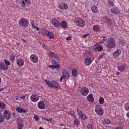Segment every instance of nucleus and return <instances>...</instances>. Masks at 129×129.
<instances>
[{"mask_svg":"<svg viewBox=\"0 0 129 129\" xmlns=\"http://www.w3.org/2000/svg\"><path fill=\"white\" fill-rule=\"evenodd\" d=\"M117 69L120 72H122L124 71L125 70V69H126V68H125V64H123V63L120 64L118 66Z\"/></svg>","mask_w":129,"mask_h":129,"instance_id":"4be33fe9","label":"nucleus"},{"mask_svg":"<svg viewBox=\"0 0 129 129\" xmlns=\"http://www.w3.org/2000/svg\"><path fill=\"white\" fill-rule=\"evenodd\" d=\"M77 111L79 115V116H80V115L83 114V112H82V110H80V109H77Z\"/></svg>","mask_w":129,"mask_h":129,"instance_id":"a18cd8bd","label":"nucleus"},{"mask_svg":"<svg viewBox=\"0 0 129 129\" xmlns=\"http://www.w3.org/2000/svg\"><path fill=\"white\" fill-rule=\"evenodd\" d=\"M120 54H121V50L120 49H117L113 53V57L114 59H116L118 57H119Z\"/></svg>","mask_w":129,"mask_h":129,"instance_id":"f3484780","label":"nucleus"},{"mask_svg":"<svg viewBox=\"0 0 129 129\" xmlns=\"http://www.w3.org/2000/svg\"><path fill=\"white\" fill-rule=\"evenodd\" d=\"M105 54L104 53H102V54L100 55V56L98 57V60H100V59L102 58V57H103V56H104Z\"/></svg>","mask_w":129,"mask_h":129,"instance_id":"5fc2aeb1","label":"nucleus"},{"mask_svg":"<svg viewBox=\"0 0 129 129\" xmlns=\"http://www.w3.org/2000/svg\"><path fill=\"white\" fill-rule=\"evenodd\" d=\"M87 128L88 129H93V128L92 127V125H91V124H88Z\"/></svg>","mask_w":129,"mask_h":129,"instance_id":"3c124183","label":"nucleus"},{"mask_svg":"<svg viewBox=\"0 0 129 129\" xmlns=\"http://www.w3.org/2000/svg\"><path fill=\"white\" fill-rule=\"evenodd\" d=\"M110 12L111 14L113 15H118L120 14V10L119 8H117V7H113L111 9Z\"/></svg>","mask_w":129,"mask_h":129,"instance_id":"4468645a","label":"nucleus"},{"mask_svg":"<svg viewBox=\"0 0 129 129\" xmlns=\"http://www.w3.org/2000/svg\"><path fill=\"white\" fill-rule=\"evenodd\" d=\"M91 10L92 13H94V14H97V13L98 12V9H97V7H96V6H92Z\"/></svg>","mask_w":129,"mask_h":129,"instance_id":"cd10ccee","label":"nucleus"},{"mask_svg":"<svg viewBox=\"0 0 129 129\" xmlns=\"http://www.w3.org/2000/svg\"><path fill=\"white\" fill-rule=\"evenodd\" d=\"M75 23L76 26L78 27H80L83 28V27H85V21L82 19V18H76L75 19Z\"/></svg>","mask_w":129,"mask_h":129,"instance_id":"39448f33","label":"nucleus"},{"mask_svg":"<svg viewBox=\"0 0 129 129\" xmlns=\"http://www.w3.org/2000/svg\"><path fill=\"white\" fill-rule=\"evenodd\" d=\"M59 9L61 10H67L68 9V5L66 3H61L59 5Z\"/></svg>","mask_w":129,"mask_h":129,"instance_id":"b1692460","label":"nucleus"},{"mask_svg":"<svg viewBox=\"0 0 129 129\" xmlns=\"http://www.w3.org/2000/svg\"><path fill=\"white\" fill-rule=\"evenodd\" d=\"M6 108V104L0 101V109L4 110Z\"/></svg>","mask_w":129,"mask_h":129,"instance_id":"72a5a7b5","label":"nucleus"},{"mask_svg":"<svg viewBox=\"0 0 129 129\" xmlns=\"http://www.w3.org/2000/svg\"><path fill=\"white\" fill-rule=\"evenodd\" d=\"M16 111H18V112H19V113H26V112L28 111V110L22 108L19 106L16 107Z\"/></svg>","mask_w":129,"mask_h":129,"instance_id":"412c9836","label":"nucleus"},{"mask_svg":"<svg viewBox=\"0 0 129 129\" xmlns=\"http://www.w3.org/2000/svg\"><path fill=\"white\" fill-rule=\"evenodd\" d=\"M5 117L4 115H2V113H0V122H4L5 121Z\"/></svg>","mask_w":129,"mask_h":129,"instance_id":"4c0bfd02","label":"nucleus"},{"mask_svg":"<svg viewBox=\"0 0 129 129\" xmlns=\"http://www.w3.org/2000/svg\"><path fill=\"white\" fill-rule=\"evenodd\" d=\"M21 4L23 7H25L26 6H29L31 4V0H21Z\"/></svg>","mask_w":129,"mask_h":129,"instance_id":"393cba45","label":"nucleus"},{"mask_svg":"<svg viewBox=\"0 0 129 129\" xmlns=\"http://www.w3.org/2000/svg\"><path fill=\"white\" fill-rule=\"evenodd\" d=\"M106 47L107 49H113L115 47V39L112 37H109L106 41Z\"/></svg>","mask_w":129,"mask_h":129,"instance_id":"f03ea898","label":"nucleus"},{"mask_svg":"<svg viewBox=\"0 0 129 129\" xmlns=\"http://www.w3.org/2000/svg\"><path fill=\"white\" fill-rule=\"evenodd\" d=\"M4 62L6 64L5 65H7V66H9V65H11V62L7 59H4Z\"/></svg>","mask_w":129,"mask_h":129,"instance_id":"de8ad7c7","label":"nucleus"},{"mask_svg":"<svg viewBox=\"0 0 129 129\" xmlns=\"http://www.w3.org/2000/svg\"><path fill=\"white\" fill-rule=\"evenodd\" d=\"M60 21L55 18H52L51 19V24L54 28H60Z\"/></svg>","mask_w":129,"mask_h":129,"instance_id":"0eeeda50","label":"nucleus"},{"mask_svg":"<svg viewBox=\"0 0 129 129\" xmlns=\"http://www.w3.org/2000/svg\"><path fill=\"white\" fill-rule=\"evenodd\" d=\"M6 108V104L0 101V109L4 110Z\"/></svg>","mask_w":129,"mask_h":129,"instance_id":"473e14b6","label":"nucleus"},{"mask_svg":"<svg viewBox=\"0 0 129 129\" xmlns=\"http://www.w3.org/2000/svg\"><path fill=\"white\" fill-rule=\"evenodd\" d=\"M80 117L82 119H83V120H85V119H87V116H86V115H85L84 114H83L80 115Z\"/></svg>","mask_w":129,"mask_h":129,"instance_id":"c9c22d12","label":"nucleus"},{"mask_svg":"<svg viewBox=\"0 0 129 129\" xmlns=\"http://www.w3.org/2000/svg\"><path fill=\"white\" fill-rule=\"evenodd\" d=\"M120 43L122 44H124V41L123 39H121V40H120Z\"/></svg>","mask_w":129,"mask_h":129,"instance_id":"bf43d9fd","label":"nucleus"},{"mask_svg":"<svg viewBox=\"0 0 129 129\" xmlns=\"http://www.w3.org/2000/svg\"><path fill=\"white\" fill-rule=\"evenodd\" d=\"M104 124H110V120L108 119H106L104 121Z\"/></svg>","mask_w":129,"mask_h":129,"instance_id":"49530a36","label":"nucleus"},{"mask_svg":"<svg viewBox=\"0 0 129 129\" xmlns=\"http://www.w3.org/2000/svg\"><path fill=\"white\" fill-rule=\"evenodd\" d=\"M62 73L64 81H68L70 78V76H69V74L68 73V72H67V70L63 69L62 71Z\"/></svg>","mask_w":129,"mask_h":129,"instance_id":"f8f14e48","label":"nucleus"},{"mask_svg":"<svg viewBox=\"0 0 129 129\" xmlns=\"http://www.w3.org/2000/svg\"><path fill=\"white\" fill-rule=\"evenodd\" d=\"M10 59L12 61H15V59H16V55L14 54H12L10 55Z\"/></svg>","mask_w":129,"mask_h":129,"instance_id":"37998d69","label":"nucleus"},{"mask_svg":"<svg viewBox=\"0 0 129 129\" xmlns=\"http://www.w3.org/2000/svg\"><path fill=\"white\" fill-rule=\"evenodd\" d=\"M73 76L75 77L77 76V69H73L72 72Z\"/></svg>","mask_w":129,"mask_h":129,"instance_id":"f704fd0d","label":"nucleus"},{"mask_svg":"<svg viewBox=\"0 0 129 129\" xmlns=\"http://www.w3.org/2000/svg\"><path fill=\"white\" fill-rule=\"evenodd\" d=\"M95 111L98 115L101 116L104 113V110L101 105H97L95 107Z\"/></svg>","mask_w":129,"mask_h":129,"instance_id":"20e7f679","label":"nucleus"},{"mask_svg":"<svg viewBox=\"0 0 129 129\" xmlns=\"http://www.w3.org/2000/svg\"><path fill=\"white\" fill-rule=\"evenodd\" d=\"M34 118L37 121H39V120H40V117H39V115H38L37 114H35L34 115Z\"/></svg>","mask_w":129,"mask_h":129,"instance_id":"c03bdc74","label":"nucleus"},{"mask_svg":"<svg viewBox=\"0 0 129 129\" xmlns=\"http://www.w3.org/2000/svg\"><path fill=\"white\" fill-rule=\"evenodd\" d=\"M17 124L18 129H22L25 125L23 123V120L21 118H18L17 121Z\"/></svg>","mask_w":129,"mask_h":129,"instance_id":"ddd939ff","label":"nucleus"},{"mask_svg":"<svg viewBox=\"0 0 129 129\" xmlns=\"http://www.w3.org/2000/svg\"><path fill=\"white\" fill-rule=\"evenodd\" d=\"M69 114L71 115H73L74 116H75L76 117V116H75V111L74 110H71L69 112Z\"/></svg>","mask_w":129,"mask_h":129,"instance_id":"a19ab883","label":"nucleus"},{"mask_svg":"<svg viewBox=\"0 0 129 129\" xmlns=\"http://www.w3.org/2000/svg\"><path fill=\"white\" fill-rule=\"evenodd\" d=\"M89 93V89L86 87H82L80 90V94L83 96H87V95Z\"/></svg>","mask_w":129,"mask_h":129,"instance_id":"6e6552de","label":"nucleus"},{"mask_svg":"<svg viewBox=\"0 0 129 129\" xmlns=\"http://www.w3.org/2000/svg\"><path fill=\"white\" fill-rule=\"evenodd\" d=\"M125 110L126 111H129V103H126L124 104Z\"/></svg>","mask_w":129,"mask_h":129,"instance_id":"79ce46f5","label":"nucleus"},{"mask_svg":"<svg viewBox=\"0 0 129 129\" xmlns=\"http://www.w3.org/2000/svg\"><path fill=\"white\" fill-rule=\"evenodd\" d=\"M51 63L53 65H56V64H57V61L55 60L54 59H52Z\"/></svg>","mask_w":129,"mask_h":129,"instance_id":"8fccbe9b","label":"nucleus"},{"mask_svg":"<svg viewBox=\"0 0 129 129\" xmlns=\"http://www.w3.org/2000/svg\"><path fill=\"white\" fill-rule=\"evenodd\" d=\"M37 106L39 109H45L46 107V105H45V103H44V101H40L38 102Z\"/></svg>","mask_w":129,"mask_h":129,"instance_id":"dca6fc26","label":"nucleus"},{"mask_svg":"<svg viewBox=\"0 0 129 129\" xmlns=\"http://www.w3.org/2000/svg\"><path fill=\"white\" fill-rule=\"evenodd\" d=\"M19 26L22 28H28L29 26V20L25 18H22L19 20Z\"/></svg>","mask_w":129,"mask_h":129,"instance_id":"7ed1b4c3","label":"nucleus"},{"mask_svg":"<svg viewBox=\"0 0 129 129\" xmlns=\"http://www.w3.org/2000/svg\"><path fill=\"white\" fill-rule=\"evenodd\" d=\"M74 125H77V126H79V124H80V122L78 120H75L74 121Z\"/></svg>","mask_w":129,"mask_h":129,"instance_id":"58836bf2","label":"nucleus"},{"mask_svg":"<svg viewBox=\"0 0 129 129\" xmlns=\"http://www.w3.org/2000/svg\"><path fill=\"white\" fill-rule=\"evenodd\" d=\"M3 90H4V88H1V89H0V92H1V91H3Z\"/></svg>","mask_w":129,"mask_h":129,"instance_id":"338daca9","label":"nucleus"},{"mask_svg":"<svg viewBox=\"0 0 129 129\" xmlns=\"http://www.w3.org/2000/svg\"><path fill=\"white\" fill-rule=\"evenodd\" d=\"M93 29L94 32H99L100 30V27L98 25H95L93 26Z\"/></svg>","mask_w":129,"mask_h":129,"instance_id":"c756f323","label":"nucleus"},{"mask_svg":"<svg viewBox=\"0 0 129 129\" xmlns=\"http://www.w3.org/2000/svg\"><path fill=\"white\" fill-rule=\"evenodd\" d=\"M88 36H89V33L84 34L82 36V38H84V39H85V38H87V37H88Z\"/></svg>","mask_w":129,"mask_h":129,"instance_id":"603ef678","label":"nucleus"},{"mask_svg":"<svg viewBox=\"0 0 129 129\" xmlns=\"http://www.w3.org/2000/svg\"><path fill=\"white\" fill-rule=\"evenodd\" d=\"M87 100H88L89 102H94V97H93V95H92V94H89L87 97Z\"/></svg>","mask_w":129,"mask_h":129,"instance_id":"5701e85b","label":"nucleus"},{"mask_svg":"<svg viewBox=\"0 0 129 129\" xmlns=\"http://www.w3.org/2000/svg\"><path fill=\"white\" fill-rule=\"evenodd\" d=\"M91 62H92L91 59H90V58L86 57L85 58V63L86 65L87 66L90 65V64H91Z\"/></svg>","mask_w":129,"mask_h":129,"instance_id":"7c9ffc66","label":"nucleus"},{"mask_svg":"<svg viewBox=\"0 0 129 129\" xmlns=\"http://www.w3.org/2000/svg\"><path fill=\"white\" fill-rule=\"evenodd\" d=\"M45 83H46V85L48 86V87H50L51 88H54L55 90H57L58 89H61V86L60 84L58 83V82L52 81L51 82L49 81V80H45Z\"/></svg>","mask_w":129,"mask_h":129,"instance_id":"f257e3e1","label":"nucleus"},{"mask_svg":"<svg viewBox=\"0 0 129 129\" xmlns=\"http://www.w3.org/2000/svg\"><path fill=\"white\" fill-rule=\"evenodd\" d=\"M108 5L109 7H113L114 6V3L112 1H109L108 2Z\"/></svg>","mask_w":129,"mask_h":129,"instance_id":"ea45409f","label":"nucleus"},{"mask_svg":"<svg viewBox=\"0 0 129 129\" xmlns=\"http://www.w3.org/2000/svg\"><path fill=\"white\" fill-rule=\"evenodd\" d=\"M20 98H21V99H22L23 100H24L25 98H26V96H25V95H21L20 96Z\"/></svg>","mask_w":129,"mask_h":129,"instance_id":"4d7b16f0","label":"nucleus"},{"mask_svg":"<svg viewBox=\"0 0 129 129\" xmlns=\"http://www.w3.org/2000/svg\"><path fill=\"white\" fill-rule=\"evenodd\" d=\"M99 102L100 104H103L104 103V98H102V97H100Z\"/></svg>","mask_w":129,"mask_h":129,"instance_id":"e433bc0d","label":"nucleus"},{"mask_svg":"<svg viewBox=\"0 0 129 129\" xmlns=\"http://www.w3.org/2000/svg\"><path fill=\"white\" fill-rule=\"evenodd\" d=\"M93 50H94L95 52H101V51L103 50V47H102V45L94 46L93 48Z\"/></svg>","mask_w":129,"mask_h":129,"instance_id":"a211bd4d","label":"nucleus"},{"mask_svg":"<svg viewBox=\"0 0 129 129\" xmlns=\"http://www.w3.org/2000/svg\"><path fill=\"white\" fill-rule=\"evenodd\" d=\"M48 55L49 56H50V57H51V58H53L55 60H58V59L59 58V56H58V55L52 51H50L48 53Z\"/></svg>","mask_w":129,"mask_h":129,"instance_id":"6ab92c4d","label":"nucleus"},{"mask_svg":"<svg viewBox=\"0 0 129 129\" xmlns=\"http://www.w3.org/2000/svg\"><path fill=\"white\" fill-rule=\"evenodd\" d=\"M66 40H67L68 41H71V37L70 36H68L66 38Z\"/></svg>","mask_w":129,"mask_h":129,"instance_id":"13d9d810","label":"nucleus"},{"mask_svg":"<svg viewBox=\"0 0 129 129\" xmlns=\"http://www.w3.org/2000/svg\"><path fill=\"white\" fill-rule=\"evenodd\" d=\"M115 75H116L117 76H118V75H119V74H120V73L119 72H118L115 73Z\"/></svg>","mask_w":129,"mask_h":129,"instance_id":"e2e57ef3","label":"nucleus"},{"mask_svg":"<svg viewBox=\"0 0 129 129\" xmlns=\"http://www.w3.org/2000/svg\"><path fill=\"white\" fill-rule=\"evenodd\" d=\"M44 120H46V121H52V118H44Z\"/></svg>","mask_w":129,"mask_h":129,"instance_id":"6e6d98bb","label":"nucleus"},{"mask_svg":"<svg viewBox=\"0 0 129 129\" xmlns=\"http://www.w3.org/2000/svg\"><path fill=\"white\" fill-rule=\"evenodd\" d=\"M47 68H51V69H56V68H60V64L57 63L55 65H50L47 66Z\"/></svg>","mask_w":129,"mask_h":129,"instance_id":"c85d7f7f","label":"nucleus"},{"mask_svg":"<svg viewBox=\"0 0 129 129\" xmlns=\"http://www.w3.org/2000/svg\"><path fill=\"white\" fill-rule=\"evenodd\" d=\"M33 29H35L36 31H39V27L35 26V28H33Z\"/></svg>","mask_w":129,"mask_h":129,"instance_id":"680f3d73","label":"nucleus"},{"mask_svg":"<svg viewBox=\"0 0 129 129\" xmlns=\"http://www.w3.org/2000/svg\"><path fill=\"white\" fill-rule=\"evenodd\" d=\"M30 59L32 63H38V62H39V57H38V55L35 54H31Z\"/></svg>","mask_w":129,"mask_h":129,"instance_id":"9b49d317","label":"nucleus"},{"mask_svg":"<svg viewBox=\"0 0 129 129\" xmlns=\"http://www.w3.org/2000/svg\"><path fill=\"white\" fill-rule=\"evenodd\" d=\"M31 24L32 28H35V27H36V25H35V22H34V21H31Z\"/></svg>","mask_w":129,"mask_h":129,"instance_id":"864d4df0","label":"nucleus"},{"mask_svg":"<svg viewBox=\"0 0 129 129\" xmlns=\"http://www.w3.org/2000/svg\"><path fill=\"white\" fill-rule=\"evenodd\" d=\"M0 69H2V70H8L9 69V66L6 65L5 64V62H0Z\"/></svg>","mask_w":129,"mask_h":129,"instance_id":"aec40b11","label":"nucleus"},{"mask_svg":"<svg viewBox=\"0 0 129 129\" xmlns=\"http://www.w3.org/2000/svg\"><path fill=\"white\" fill-rule=\"evenodd\" d=\"M30 99L32 102H37L40 100V96L37 94L33 93L30 96Z\"/></svg>","mask_w":129,"mask_h":129,"instance_id":"1a4fd4ad","label":"nucleus"},{"mask_svg":"<svg viewBox=\"0 0 129 129\" xmlns=\"http://www.w3.org/2000/svg\"><path fill=\"white\" fill-rule=\"evenodd\" d=\"M101 21L104 24L107 25V26H111L112 25V21L107 16L102 17Z\"/></svg>","mask_w":129,"mask_h":129,"instance_id":"423d86ee","label":"nucleus"},{"mask_svg":"<svg viewBox=\"0 0 129 129\" xmlns=\"http://www.w3.org/2000/svg\"><path fill=\"white\" fill-rule=\"evenodd\" d=\"M63 79H64V77L61 76L60 78V82H62V81L63 80Z\"/></svg>","mask_w":129,"mask_h":129,"instance_id":"052dcab7","label":"nucleus"},{"mask_svg":"<svg viewBox=\"0 0 129 129\" xmlns=\"http://www.w3.org/2000/svg\"><path fill=\"white\" fill-rule=\"evenodd\" d=\"M41 35L43 36H46L48 34V30L46 29H42L41 30Z\"/></svg>","mask_w":129,"mask_h":129,"instance_id":"2f4dec72","label":"nucleus"},{"mask_svg":"<svg viewBox=\"0 0 129 129\" xmlns=\"http://www.w3.org/2000/svg\"><path fill=\"white\" fill-rule=\"evenodd\" d=\"M126 115L127 117L128 118H129V112H128L126 113Z\"/></svg>","mask_w":129,"mask_h":129,"instance_id":"0e129e2a","label":"nucleus"},{"mask_svg":"<svg viewBox=\"0 0 129 129\" xmlns=\"http://www.w3.org/2000/svg\"><path fill=\"white\" fill-rule=\"evenodd\" d=\"M59 27H61L63 29H66V28H67V22L62 21L61 22H60Z\"/></svg>","mask_w":129,"mask_h":129,"instance_id":"a878e982","label":"nucleus"},{"mask_svg":"<svg viewBox=\"0 0 129 129\" xmlns=\"http://www.w3.org/2000/svg\"><path fill=\"white\" fill-rule=\"evenodd\" d=\"M97 46H98V43H95V47H97Z\"/></svg>","mask_w":129,"mask_h":129,"instance_id":"69168bd1","label":"nucleus"},{"mask_svg":"<svg viewBox=\"0 0 129 129\" xmlns=\"http://www.w3.org/2000/svg\"><path fill=\"white\" fill-rule=\"evenodd\" d=\"M3 116L6 120H9V119H11V118H12V114L11 113V112L9 111V110H6L4 111Z\"/></svg>","mask_w":129,"mask_h":129,"instance_id":"9d476101","label":"nucleus"},{"mask_svg":"<svg viewBox=\"0 0 129 129\" xmlns=\"http://www.w3.org/2000/svg\"><path fill=\"white\" fill-rule=\"evenodd\" d=\"M107 40V38L106 37V36L104 35L103 36V39L102 40L101 43H104V42H106Z\"/></svg>","mask_w":129,"mask_h":129,"instance_id":"09e8293b","label":"nucleus"},{"mask_svg":"<svg viewBox=\"0 0 129 129\" xmlns=\"http://www.w3.org/2000/svg\"><path fill=\"white\" fill-rule=\"evenodd\" d=\"M47 36L48 38L50 40H52V39H54V38H55V35H54V33L50 31L47 32Z\"/></svg>","mask_w":129,"mask_h":129,"instance_id":"bb28decb","label":"nucleus"},{"mask_svg":"<svg viewBox=\"0 0 129 129\" xmlns=\"http://www.w3.org/2000/svg\"><path fill=\"white\" fill-rule=\"evenodd\" d=\"M23 42H27V40H25V39H22Z\"/></svg>","mask_w":129,"mask_h":129,"instance_id":"774afa93","label":"nucleus"},{"mask_svg":"<svg viewBox=\"0 0 129 129\" xmlns=\"http://www.w3.org/2000/svg\"><path fill=\"white\" fill-rule=\"evenodd\" d=\"M16 63L18 67H23L25 64V60L23 58H19L17 60Z\"/></svg>","mask_w":129,"mask_h":129,"instance_id":"2eb2a0df","label":"nucleus"}]
</instances>
